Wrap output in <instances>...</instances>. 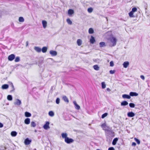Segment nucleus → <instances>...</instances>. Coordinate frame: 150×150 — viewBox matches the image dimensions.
I'll return each mask as SVG.
<instances>
[{
    "label": "nucleus",
    "instance_id": "nucleus-1",
    "mask_svg": "<svg viewBox=\"0 0 150 150\" xmlns=\"http://www.w3.org/2000/svg\"><path fill=\"white\" fill-rule=\"evenodd\" d=\"M106 131L107 132L106 136L112 138L114 137L115 133L112 130H111L107 129Z\"/></svg>",
    "mask_w": 150,
    "mask_h": 150
},
{
    "label": "nucleus",
    "instance_id": "nucleus-2",
    "mask_svg": "<svg viewBox=\"0 0 150 150\" xmlns=\"http://www.w3.org/2000/svg\"><path fill=\"white\" fill-rule=\"evenodd\" d=\"M110 41L112 43V46H114L116 44L117 40L114 37H112L110 38Z\"/></svg>",
    "mask_w": 150,
    "mask_h": 150
},
{
    "label": "nucleus",
    "instance_id": "nucleus-3",
    "mask_svg": "<svg viewBox=\"0 0 150 150\" xmlns=\"http://www.w3.org/2000/svg\"><path fill=\"white\" fill-rule=\"evenodd\" d=\"M74 140L71 138H69L67 137V134H66V143L70 144L72 143Z\"/></svg>",
    "mask_w": 150,
    "mask_h": 150
},
{
    "label": "nucleus",
    "instance_id": "nucleus-4",
    "mask_svg": "<svg viewBox=\"0 0 150 150\" xmlns=\"http://www.w3.org/2000/svg\"><path fill=\"white\" fill-rule=\"evenodd\" d=\"M50 122L48 121H46L45 123L43 126V128L45 130H47L50 128L49 126Z\"/></svg>",
    "mask_w": 150,
    "mask_h": 150
},
{
    "label": "nucleus",
    "instance_id": "nucleus-5",
    "mask_svg": "<svg viewBox=\"0 0 150 150\" xmlns=\"http://www.w3.org/2000/svg\"><path fill=\"white\" fill-rule=\"evenodd\" d=\"M15 55L13 54H12L8 56V59L9 61H12L15 59Z\"/></svg>",
    "mask_w": 150,
    "mask_h": 150
},
{
    "label": "nucleus",
    "instance_id": "nucleus-6",
    "mask_svg": "<svg viewBox=\"0 0 150 150\" xmlns=\"http://www.w3.org/2000/svg\"><path fill=\"white\" fill-rule=\"evenodd\" d=\"M14 103L15 105L19 106L21 104V102L19 99H16V101L14 102Z\"/></svg>",
    "mask_w": 150,
    "mask_h": 150
},
{
    "label": "nucleus",
    "instance_id": "nucleus-7",
    "mask_svg": "<svg viewBox=\"0 0 150 150\" xmlns=\"http://www.w3.org/2000/svg\"><path fill=\"white\" fill-rule=\"evenodd\" d=\"M31 142V140L30 139L28 138L26 139L24 141V143L26 145L29 144Z\"/></svg>",
    "mask_w": 150,
    "mask_h": 150
},
{
    "label": "nucleus",
    "instance_id": "nucleus-8",
    "mask_svg": "<svg viewBox=\"0 0 150 150\" xmlns=\"http://www.w3.org/2000/svg\"><path fill=\"white\" fill-rule=\"evenodd\" d=\"M127 115L128 117H132L135 116V114L132 112H130L127 113Z\"/></svg>",
    "mask_w": 150,
    "mask_h": 150
},
{
    "label": "nucleus",
    "instance_id": "nucleus-9",
    "mask_svg": "<svg viewBox=\"0 0 150 150\" xmlns=\"http://www.w3.org/2000/svg\"><path fill=\"white\" fill-rule=\"evenodd\" d=\"M50 53L52 56H55L57 54V52L56 51L51 50L50 51Z\"/></svg>",
    "mask_w": 150,
    "mask_h": 150
},
{
    "label": "nucleus",
    "instance_id": "nucleus-10",
    "mask_svg": "<svg viewBox=\"0 0 150 150\" xmlns=\"http://www.w3.org/2000/svg\"><path fill=\"white\" fill-rule=\"evenodd\" d=\"M122 98L124 99H130L131 98V97L130 95H128L126 94H124L122 95Z\"/></svg>",
    "mask_w": 150,
    "mask_h": 150
},
{
    "label": "nucleus",
    "instance_id": "nucleus-11",
    "mask_svg": "<svg viewBox=\"0 0 150 150\" xmlns=\"http://www.w3.org/2000/svg\"><path fill=\"white\" fill-rule=\"evenodd\" d=\"M74 13V11L73 9H69L68 11V14L69 16H71L72 14Z\"/></svg>",
    "mask_w": 150,
    "mask_h": 150
},
{
    "label": "nucleus",
    "instance_id": "nucleus-12",
    "mask_svg": "<svg viewBox=\"0 0 150 150\" xmlns=\"http://www.w3.org/2000/svg\"><path fill=\"white\" fill-rule=\"evenodd\" d=\"M73 103L75 105V108L77 110H79L80 109V106L77 104L75 101H74Z\"/></svg>",
    "mask_w": 150,
    "mask_h": 150
},
{
    "label": "nucleus",
    "instance_id": "nucleus-13",
    "mask_svg": "<svg viewBox=\"0 0 150 150\" xmlns=\"http://www.w3.org/2000/svg\"><path fill=\"white\" fill-rule=\"evenodd\" d=\"M138 95V94L136 92H131L129 93V95L130 97L131 96H137Z\"/></svg>",
    "mask_w": 150,
    "mask_h": 150
},
{
    "label": "nucleus",
    "instance_id": "nucleus-14",
    "mask_svg": "<svg viewBox=\"0 0 150 150\" xmlns=\"http://www.w3.org/2000/svg\"><path fill=\"white\" fill-rule=\"evenodd\" d=\"M30 122V119L29 118H26L24 120V123L26 125H28Z\"/></svg>",
    "mask_w": 150,
    "mask_h": 150
},
{
    "label": "nucleus",
    "instance_id": "nucleus-15",
    "mask_svg": "<svg viewBox=\"0 0 150 150\" xmlns=\"http://www.w3.org/2000/svg\"><path fill=\"white\" fill-rule=\"evenodd\" d=\"M129 63L128 62L126 61L124 62L123 64V67L125 68H126L129 65Z\"/></svg>",
    "mask_w": 150,
    "mask_h": 150
},
{
    "label": "nucleus",
    "instance_id": "nucleus-16",
    "mask_svg": "<svg viewBox=\"0 0 150 150\" xmlns=\"http://www.w3.org/2000/svg\"><path fill=\"white\" fill-rule=\"evenodd\" d=\"M34 50L37 52H40L41 51V49L38 47H35L34 48Z\"/></svg>",
    "mask_w": 150,
    "mask_h": 150
},
{
    "label": "nucleus",
    "instance_id": "nucleus-17",
    "mask_svg": "<svg viewBox=\"0 0 150 150\" xmlns=\"http://www.w3.org/2000/svg\"><path fill=\"white\" fill-rule=\"evenodd\" d=\"M95 42V40L94 38L92 36H91V38L90 39V43L91 44H93Z\"/></svg>",
    "mask_w": 150,
    "mask_h": 150
},
{
    "label": "nucleus",
    "instance_id": "nucleus-18",
    "mask_svg": "<svg viewBox=\"0 0 150 150\" xmlns=\"http://www.w3.org/2000/svg\"><path fill=\"white\" fill-rule=\"evenodd\" d=\"M8 85L7 84H4L3 85L1 86V88L2 89H7L8 88Z\"/></svg>",
    "mask_w": 150,
    "mask_h": 150
},
{
    "label": "nucleus",
    "instance_id": "nucleus-19",
    "mask_svg": "<svg viewBox=\"0 0 150 150\" xmlns=\"http://www.w3.org/2000/svg\"><path fill=\"white\" fill-rule=\"evenodd\" d=\"M118 140V139L117 138H114L112 141V144L114 145H115L116 144Z\"/></svg>",
    "mask_w": 150,
    "mask_h": 150
},
{
    "label": "nucleus",
    "instance_id": "nucleus-20",
    "mask_svg": "<svg viewBox=\"0 0 150 150\" xmlns=\"http://www.w3.org/2000/svg\"><path fill=\"white\" fill-rule=\"evenodd\" d=\"M17 132L15 131H13L11 132V135L12 137H15L17 135Z\"/></svg>",
    "mask_w": 150,
    "mask_h": 150
},
{
    "label": "nucleus",
    "instance_id": "nucleus-21",
    "mask_svg": "<svg viewBox=\"0 0 150 150\" xmlns=\"http://www.w3.org/2000/svg\"><path fill=\"white\" fill-rule=\"evenodd\" d=\"M25 116L26 117H29L31 116V114L28 112H26L25 113Z\"/></svg>",
    "mask_w": 150,
    "mask_h": 150
},
{
    "label": "nucleus",
    "instance_id": "nucleus-22",
    "mask_svg": "<svg viewBox=\"0 0 150 150\" xmlns=\"http://www.w3.org/2000/svg\"><path fill=\"white\" fill-rule=\"evenodd\" d=\"M128 103L126 101H122L121 103V106H126L128 104Z\"/></svg>",
    "mask_w": 150,
    "mask_h": 150
},
{
    "label": "nucleus",
    "instance_id": "nucleus-23",
    "mask_svg": "<svg viewBox=\"0 0 150 150\" xmlns=\"http://www.w3.org/2000/svg\"><path fill=\"white\" fill-rule=\"evenodd\" d=\"M106 141L109 142H110L112 141V137H109L107 136H106Z\"/></svg>",
    "mask_w": 150,
    "mask_h": 150
},
{
    "label": "nucleus",
    "instance_id": "nucleus-24",
    "mask_svg": "<svg viewBox=\"0 0 150 150\" xmlns=\"http://www.w3.org/2000/svg\"><path fill=\"white\" fill-rule=\"evenodd\" d=\"M43 27L44 28H45L47 26V22L45 21H42Z\"/></svg>",
    "mask_w": 150,
    "mask_h": 150
},
{
    "label": "nucleus",
    "instance_id": "nucleus-25",
    "mask_svg": "<svg viewBox=\"0 0 150 150\" xmlns=\"http://www.w3.org/2000/svg\"><path fill=\"white\" fill-rule=\"evenodd\" d=\"M47 47H44L42 48V49H41V51L42 52L45 53L47 52Z\"/></svg>",
    "mask_w": 150,
    "mask_h": 150
},
{
    "label": "nucleus",
    "instance_id": "nucleus-26",
    "mask_svg": "<svg viewBox=\"0 0 150 150\" xmlns=\"http://www.w3.org/2000/svg\"><path fill=\"white\" fill-rule=\"evenodd\" d=\"M134 13L131 11L129 13V16L131 18L135 17V16L133 15Z\"/></svg>",
    "mask_w": 150,
    "mask_h": 150
},
{
    "label": "nucleus",
    "instance_id": "nucleus-27",
    "mask_svg": "<svg viewBox=\"0 0 150 150\" xmlns=\"http://www.w3.org/2000/svg\"><path fill=\"white\" fill-rule=\"evenodd\" d=\"M77 43L79 46H80L82 43V40L80 39H78L77 41Z\"/></svg>",
    "mask_w": 150,
    "mask_h": 150
},
{
    "label": "nucleus",
    "instance_id": "nucleus-28",
    "mask_svg": "<svg viewBox=\"0 0 150 150\" xmlns=\"http://www.w3.org/2000/svg\"><path fill=\"white\" fill-rule=\"evenodd\" d=\"M100 47H103L105 46V43L104 42H101L99 43Z\"/></svg>",
    "mask_w": 150,
    "mask_h": 150
},
{
    "label": "nucleus",
    "instance_id": "nucleus-29",
    "mask_svg": "<svg viewBox=\"0 0 150 150\" xmlns=\"http://www.w3.org/2000/svg\"><path fill=\"white\" fill-rule=\"evenodd\" d=\"M7 99L8 100H10V101L12 100L13 99V98H12V96L11 95H8L7 96Z\"/></svg>",
    "mask_w": 150,
    "mask_h": 150
},
{
    "label": "nucleus",
    "instance_id": "nucleus-30",
    "mask_svg": "<svg viewBox=\"0 0 150 150\" xmlns=\"http://www.w3.org/2000/svg\"><path fill=\"white\" fill-rule=\"evenodd\" d=\"M94 69L97 71L99 69V67L97 65H94L93 66Z\"/></svg>",
    "mask_w": 150,
    "mask_h": 150
},
{
    "label": "nucleus",
    "instance_id": "nucleus-31",
    "mask_svg": "<svg viewBox=\"0 0 150 150\" xmlns=\"http://www.w3.org/2000/svg\"><path fill=\"white\" fill-rule=\"evenodd\" d=\"M66 21L69 25H71L72 24V22L69 18H67Z\"/></svg>",
    "mask_w": 150,
    "mask_h": 150
},
{
    "label": "nucleus",
    "instance_id": "nucleus-32",
    "mask_svg": "<svg viewBox=\"0 0 150 150\" xmlns=\"http://www.w3.org/2000/svg\"><path fill=\"white\" fill-rule=\"evenodd\" d=\"M36 124L34 122L32 121L31 122V127H35V126H36Z\"/></svg>",
    "mask_w": 150,
    "mask_h": 150
},
{
    "label": "nucleus",
    "instance_id": "nucleus-33",
    "mask_svg": "<svg viewBox=\"0 0 150 150\" xmlns=\"http://www.w3.org/2000/svg\"><path fill=\"white\" fill-rule=\"evenodd\" d=\"M48 114L51 117H52L54 116V112L52 111H50L49 112Z\"/></svg>",
    "mask_w": 150,
    "mask_h": 150
},
{
    "label": "nucleus",
    "instance_id": "nucleus-34",
    "mask_svg": "<svg viewBox=\"0 0 150 150\" xmlns=\"http://www.w3.org/2000/svg\"><path fill=\"white\" fill-rule=\"evenodd\" d=\"M94 32V30L92 28H89L88 30V33L89 34H93Z\"/></svg>",
    "mask_w": 150,
    "mask_h": 150
},
{
    "label": "nucleus",
    "instance_id": "nucleus-35",
    "mask_svg": "<svg viewBox=\"0 0 150 150\" xmlns=\"http://www.w3.org/2000/svg\"><path fill=\"white\" fill-rule=\"evenodd\" d=\"M102 88L104 89L106 87V85L105 84V82H103L101 83Z\"/></svg>",
    "mask_w": 150,
    "mask_h": 150
},
{
    "label": "nucleus",
    "instance_id": "nucleus-36",
    "mask_svg": "<svg viewBox=\"0 0 150 150\" xmlns=\"http://www.w3.org/2000/svg\"><path fill=\"white\" fill-rule=\"evenodd\" d=\"M19 21L20 22H22L24 21V19L23 17H20L19 18Z\"/></svg>",
    "mask_w": 150,
    "mask_h": 150
},
{
    "label": "nucleus",
    "instance_id": "nucleus-37",
    "mask_svg": "<svg viewBox=\"0 0 150 150\" xmlns=\"http://www.w3.org/2000/svg\"><path fill=\"white\" fill-rule=\"evenodd\" d=\"M108 115V113L107 112L104 113L102 115L101 118H104L105 117L107 116Z\"/></svg>",
    "mask_w": 150,
    "mask_h": 150
},
{
    "label": "nucleus",
    "instance_id": "nucleus-38",
    "mask_svg": "<svg viewBox=\"0 0 150 150\" xmlns=\"http://www.w3.org/2000/svg\"><path fill=\"white\" fill-rule=\"evenodd\" d=\"M20 60V58L19 57H16L15 60V62H19Z\"/></svg>",
    "mask_w": 150,
    "mask_h": 150
},
{
    "label": "nucleus",
    "instance_id": "nucleus-39",
    "mask_svg": "<svg viewBox=\"0 0 150 150\" xmlns=\"http://www.w3.org/2000/svg\"><path fill=\"white\" fill-rule=\"evenodd\" d=\"M87 11L88 12H89V13H91L93 11V9L92 8L90 7L89 8H88Z\"/></svg>",
    "mask_w": 150,
    "mask_h": 150
},
{
    "label": "nucleus",
    "instance_id": "nucleus-40",
    "mask_svg": "<svg viewBox=\"0 0 150 150\" xmlns=\"http://www.w3.org/2000/svg\"><path fill=\"white\" fill-rule=\"evenodd\" d=\"M129 106L132 108H134L135 107V104L134 103H129Z\"/></svg>",
    "mask_w": 150,
    "mask_h": 150
},
{
    "label": "nucleus",
    "instance_id": "nucleus-41",
    "mask_svg": "<svg viewBox=\"0 0 150 150\" xmlns=\"http://www.w3.org/2000/svg\"><path fill=\"white\" fill-rule=\"evenodd\" d=\"M62 136L63 138L64 139V141L66 142V133H62Z\"/></svg>",
    "mask_w": 150,
    "mask_h": 150
},
{
    "label": "nucleus",
    "instance_id": "nucleus-42",
    "mask_svg": "<svg viewBox=\"0 0 150 150\" xmlns=\"http://www.w3.org/2000/svg\"><path fill=\"white\" fill-rule=\"evenodd\" d=\"M137 8L136 7H134L132 8L131 11L133 12V13H134L136 11H137Z\"/></svg>",
    "mask_w": 150,
    "mask_h": 150
},
{
    "label": "nucleus",
    "instance_id": "nucleus-43",
    "mask_svg": "<svg viewBox=\"0 0 150 150\" xmlns=\"http://www.w3.org/2000/svg\"><path fill=\"white\" fill-rule=\"evenodd\" d=\"M134 140L138 144H140V141L138 139L135 138H134Z\"/></svg>",
    "mask_w": 150,
    "mask_h": 150
},
{
    "label": "nucleus",
    "instance_id": "nucleus-44",
    "mask_svg": "<svg viewBox=\"0 0 150 150\" xmlns=\"http://www.w3.org/2000/svg\"><path fill=\"white\" fill-rule=\"evenodd\" d=\"M60 102V99L57 98L56 100V103L57 104H59Z\"/></svg>",
    "mask_w": 150,
    "mask_h": 150
},
{
    "label": "nucleus",
    "instance_id": "nucleus-45",
    "mask_svg": "<svg viewBox=\"0 0 150 150\" xmlns=\"http://www.w3.org/2000/svg\"><path fill=\"white\" fill-rule=\"evenodd\" d=\"M43 61L42 60L39 61L38 62V66L39 67H40Z\"/></svg>",
    "mask_w": 150,
    "mask_h": 150
},
{
    "label": "nucleus",
    "instance_id": "nucleus-46",
    "mask_svg": "<svg viewBox=\"0 0 150 150\" xmlns=\"http://www.w3.org/2000/svg\"><path fill=\"white\" fill-rule=\"evenodd\" d=\"M115 70H110V71L109 72H110V74H114L115 73Z\"/></svg>",
    "mask_w": 150,
    "mask_h": 150
},
{
    "label": "nucleus",
    "instance_id": "nucleus-47",
    "mask_svg": "<svg viewBox=\"0 0 150 150\" xmlns=\"http://www.w3.org/2000/svg\"><path fill=\"white\" fill-rule=\"evenodd\" d=\"M11 90L10 91V92H13L15 90V88L14 86H13V87H11Z\"/></svg>",
    "mask_w": 150,
    "mask_h": 150
},
{
    "label": "nucleus",
    "instance_id": "nucleus-48",
    "mask_svg": "<svg viewBox=\"0 0 150 150\" xmlns=\"http://www.w3.org/2000/svg\"><path fill=\"white\" fill-rule=\"evenodd\" d=\"M110 66L111 67L113 66L114 63L113 61H111L110 62Z\"/></svg>",
    "mask_w": 150,
    "mask_h": 150
},
{
    "label": "nucleus",
    "instance_id": "nucleus-49",
    "mask_svg": "<svg viewBox=\"0 0 150 150\" xmlns=\"http://www.w3.org/2000/svg\"><path fill=\"white\" fill-rule=\"evenodd\" d=\"M93 61L94 62H99V59H93Z\"/></svg>",
    "mask_w": 150,
    "mask_h": 150
},
{
    "label": "nucleus",
    "instance_id": "nucleus-50",
    "mask_svg": "<svg viewBox=\"0 0 150 150\" xmlns=\"http://www.w3.org/2000/svg\"><path fill=\"white\" fill-rule=\"evenodd\" d=\"M108 150H115V149L113 147H110L108 149Z\"/></svg>",
    "mask_w": 150,
    "mask_h": 150
},
{
    "label": "nucleus",
    "instance_id": "nucleus-51",
    "mask_svg": "<svg viewBox=\"0 0 150 150\" xmlns=\"http://www.w3.org/2000/svg\"><path fill=\"white\" fill-rule=\"evenodd\" d=\"M62 99L65 102H66V96H64L62 97Z\"/></svg>",
    "mask_w": 150,
    "mask_h": 150
},
{
    "label": "nucleus",
    "instance_id": "nucleus-52",
    "mask_svg": "<svg viewBox=\"0 0 150 150\" xmlns=\"http://www.w3.org/2000/svg\"><path fill=\"white\" fill-rule=\"evenodd\" d=\"M140 78L143 80H144L145 79V78L144 76L143 75H141L140 76Z\"/></svg>",
    "mask_w": 150,
    "mask_h": 150
},
{
    "label": "nucleus",
    "instance_id": "nucleus-53",
    "mask_svg": "<svg viewBox=\"0 0 150 150\" xmlns=\"http://www.w3.org/2000/svg\"><path fill=\"white\" fill-rule=\"evenodd\" d=\"M9 83L10 86L11 87H13V86H14L13 83L12 82H10Z\"/></svg>",
    "mask_w": 150,
    "mask_h": 150
},
{
    "label": "nucleus",
    "instance_id": "nucleus-54",
    "mask_svg": "<svg viewBox=\"0 0 150 150\" xmlns=\"http://www.w3.org/2000/svg\"><path fill=\"white\" fill-rule=\"evenodd\" d=\"M132 146H135L136 145V144L134 142H133L132 143Z\"/></svg>",
    "mask_w": 150,
    "mask_h": 150
},
{
    "label": "nucleus",
    "instance_id": "nucleus-55",
    "mask_svg": "<svg viewBox=\"0 0 150 150\" xmlns=\"http://www.w3.org/2000/svg\"><path fill=\"white\" fill-rule=\"evenodd\" d=\"M3 125L2 123L0 122V128H2L3 127Z\"/></svg>",
    "mask_w": 150,
    "mask_h": 150
},
{
    "label": "nucleus",
    "instance_id": "nucleus-56",
    "mask_svg": "<svg viewBox=\"0 0 150 150\" xmlns=\"http://www.w3.org/2000/svg\"><path fill=\"white\" fill-rule=\"evenodd\" d=\"M54 89H55L54 87L53 86H52L51 87V90L52 91Z\"/></svg>",
    "mask_w": 150,
    "mask_h": 150
},
{
    "label": "nucleus",
    "instance_id": "nucleus-57",
    "mask_svg": "<svg viewBox=\"0 0 150 150\" xmlns=\"http://www.w3.org/2000/svg\"><path fill=\"white\" fill-rule=\"evenodd\" d=\"M62 115H63V117L64 118V120H65V113H64V112H63V113Z\"/></svg>",
    "mask_w": 150,
    "mask_h": 150
},
{
    "label": "nucleus",
    "instance_id": "nucleus-58",
    "mask_svg": "<svg viewBox=\"0 0 150 150\" xmlns=\"http://www.w3.org/2000/svg\"><path fill=\"white\" fill-rule=\"evenodd\" d=\"M108 91H110V89L109 88H107L106 89Z\"/></svg>",
    "mask_w": 150,
    "mask_h": 150
},
{
    "label": "nucleus",
    "instance_id": "nucleus-59",
    "mask_svg": "<svg viewBox=\"0 0 150 150\" xmlns=\"http://www.w3.org/2000/svg\"><path fill=\"white\" fill-rule=\"evenodd\" d=\"M28 41H27L26 42V46H27L28 45Z\"/></svg>",
    "mask_w": 150,
    "mask_h": 150
},
{
    "label": "nucleus",
    "instance_id": "nucleus-60",
    "mask_svg": "<svg viewBox=\"0 0 150 150\" xmlns=\"http://www.w3.org/2000/svg\"><path fill=\"white\" fill-rule=\"evenodd\" d=\"M66 102L68 103L69 100L66 97Z\"/></svg>",
    "mask_w": 150,
    "mask_h": 150
},
{
    "label": "nucleus",
    "instance_id": "nucleus-61",
    "mask_svg": "<svg viewBox=\"0 0 150 150\" xmlns=\"http://www.w3.org/2000/svg\"><path fill=\"white\" fill-rule=\"evenodd\" d=\"M2 15V12L1 11H0V17Z\"/></svg>",
    "mask_w": 150,
    "mask_h": 150
},
{
    "label": "nucleus",
    "instance_id": "nucleus-62",
    "mask_svg": "<svg viewBox=\"0 0 150 150\" xmlns=\"http://www.w3.org/2000/svg\"><path fill=\"white\" fill-rule=\"evenodd\" d=\"M35 131V132H37V130H35V131Z\"/></svg>",
    "mask_w": 150,
    "mask_h": 150
},
{
    "label": "nucleus",
    "instance_id": "nucleus-63",
    "mask_svg": "<svg viewBox=\"0 0 150 150\" xmlns=\"http://www.w3.org/2000/svg\"><path fill=\"white\" fill-rule=\"evenodd\" d=\"M106 19H107V21H108V19L107 18V17H106Z\"/></svg>",
    "mask_w": 150,
    "mask_h": 150
},
{
    "label": "nucleus",
    "instance_id": "nucleus-64",
    "mask_svg": "<svg viewBox=\"0 0 150 150\" xmlns=\"http://www.w3.org/2000/svg\"><path fill=\"white\" fill-rule=\"evenodd\" d=\"M96 150H100L99 149H96Z\"/></svg>",
    "mask_w": 150,
    "mask_h": 150
}]
</instances>
